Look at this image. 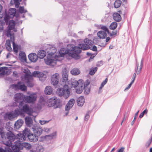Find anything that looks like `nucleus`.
Returning a JSON list of instances; mask_svg holds the SVG:
<instances>
[{
    "label": "nucleus",
    "mask_w": 152,
    "mask_h": 152,
    "mask_svg": "<svg viewBox=\"0 0 152 152\" xmlns=\"http://www.w3.org/2000/svg\"><path fill=\"white\" fill-rule=\"evenodd\" d=\"M85 44H80L78 47H74L72 45H68L67 47V49L69 51V55L71 58H73L76 59H78L80 57L79 54L81 52V49L87 50L90 48L89 45H93L94 42L88 38L84 40Z\"/></svg>",
    "instance_id": "1"
},
{
    "label": "nucleus",
    "mask_w": 152,
    "mask_h": 152,
    "mask_svg": "<svg viewBox=\"0 0 152 152\" xmlns=\"http://www.w3.org/2000/svg\"><path fill=\"white\" fill-rule=\"evenodd\" d=\"M69 51L68 49L66 50L65 48H61L58 53H56L55 56L50 55V53L48 54L47 58L44 59L45 63L48 65L54 66L56 63L57 61H61L64 58V55H67V57L69 56L71 57L69 55Z\"/></svg>",
    "instance_id": "2"
},
{
    "label": "nucleus",
    "mask_w": 152,
    "mask_h": 152,
    "mask_svg": "<svg viewBox=\"0 0 152 152\" xmlns=\"http://www.w3.org/2000/svg\"><path fill=\"white\" fill-rule=\"evenodd\" d=\"M63 82L65 83L63 88H58L57 90V94L60 96H63L64 98L67 99L70 95V91L69 87L67 85L68 83V71L66 68L64 69L62 72Z\"/></svg>",
    "instance_id": "3"
},
{
    "label": "nucleus",
    "mask_w": 152,
    "mask_h": 152,
    "mask_svg": "<svg viewBox=\"0 0 152 152\" xmlns=\"http://www.w3.org/2000/svg\"><path fill=\"white\" fill-rule=\"evenodd\" d=\"M32 129L34 133H28V137L30 141L36 142L38 140L39 136L42 133V129L39 126L37 125H34Z\"/></svg>",
    "instance_id": "4"
},
{
    "label": "nucleus",
    "mask_w": 152,
    "mask_h": 152,
    "mask_svg": "<svg viewBox=\"0 0 152 152\" xmlns=\"http://www.w3.org/2000/svg\"><path fill=\"white\" fill-rule=\"evenodd\" d=\"M30 131L29 129L28 128H25L23 132V134L21 133H19L17 134L16 136V141L15 142H16V144H21L22 143V142L26 140L25 136Z\"/></svg>",
    "instance_id": "5"
},
{
    "label": "nucleus",
    "mask_w": 152,
    "mask_h": 152,
    "mask_svg": "<svg viewBox=\"0 0 152 152\" xmlns=\"http://www.w3.org/2000/svg\"><path fill=\"white\" fill-rule=\"evenodd\" d=\"M5 137L6 139L9 141V142H6L4 143L7 146L11 145L12 142L16 140L15 136L11 131H9L6 133Z\"/></svg>",
    "instance_id": "6"
},
{
    "label": "nucleus",
    "mask_w": 152,
    "mask_h": 152,
    "mask_svg": "<svg viewBox=\"0 0 152 152\" xmlns=\"http://www.w3.org/2000/svg\"><path fill=\"white\" fill-rule=\"evenodd\" d=\"M21 78L22 81L27 83V86L30 87L33 86V84L32 83L33 79V77L28 74H25L22 76Z\"/></svg>",
    "instance_id": "7"
},
{
    "label": "nucleus",
    "mask_w": 152,
    "mask_h": 152,
    "mask_svg": "<svg viewBox=\"0 0 152 152\" xmlns=\"http://www.w3.org/2000/svg\"><path fill=\"white\" fill-rule=\"evenodd\" d=\"M101 28L102 31H100L97 33V35L98 37L100 39H104L107 36V33H108L109 30L107 27L105 26H101Z\"/></svg>",
    "instance_id": "8"
},
{
    "label": "nucleus",
    "mask_w": 152,
    "mask_h": 152,
    "mask_svg": "<svg viewBox=\"0 0 152 152\" xmlns=\"http://www.w3.org/2000/svg\"><path fill=\"white\" fill-rule=\"evenodd\" d=\"M57 98L56 97H53L47 101V104L48 106L52 107L54 106L55 108L59 107V105H57Z\"/></svg>",
    "instance_id": "9"
},
{
    "label": "nucleus",
    "mask_w": 152,
    "mask_h": 152,
    "mask_svg": "<svg viewBox=\"0 0 152 152\" xmlns=\"http://www.w3.org/2000/svg\"><path fill=\"white\" fill-rule=\"evenodd\" d=\"M24 97L25 96L21 93H17L15 95L14 99L15 101L18 102H20L19 105V107H21L23 105L24 102L22 100L24 99Z\"/></svg>",
    "instance_id": "10"
},
{
    "label": "nucleus",
    "mask_w": 152,
    "mask_h": 152,
    "mask_svg": "<svg viewBox=\"0 0 152 152\" xmlns=\"http://www.w3.org/2000/svg\"><path fill=\"white\" fill-rule=\"evenodd\" d=\"M16 9L15 8H11L9 11L8 15H6L4 18V20L7 22L10 18H12L15 14Z\"/></svg>",
    "instance_id": "11"
},
{
    "label": "nucleus",
    "mask_w": 152,
    "mask_h": 152,
    "mask_svg": "<svg viewBox=\"0 0 152 152\" xmlns=\"http://www.w3.org/2000/svg\"><path fill=\"white\" fill-rule=\"evenodd\" d=\"M60 78L59 74L56 73L53 74L51 78V83L52 85L54 86L57 85L59 82Z\"/></svg>",
    "instance_id": "12"
},
{
    "label": "nucleus",
    "mask_w": 152,
    "mask_h": 152,
    "mask_svg": "<svg viewBox=\"0 0 152 152\" xmlns=\"http://www.w3.org/2000/svg\"><path fill=\"white\" fill-rule=\"evenodd\" d=\"M33 76L35 77H38L42 81L45 80L46 78V76L42 72L38 71H34L32 74Z\"/></svg>",
    "instance_id": "13"
},
{
    "label": "nucleus",
    "mask_w": 152,
    "mask_h": 152,
    "mask_svg": "<svg viewBox=\"0 0 152 152\" xmlns=\"http://www.w3.org/2000/svg\"><path fill=\"white\" fill-rule=\"evenodd\" d=\"M11 87L15 89H20L23 91H25L27 89L26 86L20 82H18L17 84L12 85Z\"/></svg>",
    "instance_id": "14"
},
{
    "label": "nucleus",
    "mask_w": 152,
    "mask_h": 152,
    "mask_svg": "<svg viewBox=\"0 0 152 152\" xmlns=\"http://www.w3.org/2000/svg\"><path fill=\"white\" fill-rule=\"evenodd\" d=\"M37 99V96L35 94H32L29 96L24 97V100L28 103H32L36 101Z\"/></svg>",
    "instance_id": "15"
},
{
    "label": "nucleus",
    "mask_w": 152,
    "mask_h": 152,
    "mask_svg": "<svg viewBox=\"0 0 152 152\" xmlns=\"http://www.w3.org/2000/svg\"><path fill=\"white\" fill-rule=\"evenodd\" d=\"M12 143H13L12 142L11 145L9 146H7V150H10V149H11V148L14 152H18L19 151L18 148L20 147L21 145L20 144H18V145H17V144H16V142H14L15 144L12 145Z\"/></svg>",
    "instance_id": "16"
},
{
    "label": "nucleus",
    "mask_w": 152,
    "mask_h": 152,
    "mask_svg": "<svg viewBox=\"0 0 152 152\" xmlns=\"http://www.w3.org/2000/svg\"><path fill=\"white\" fill-rule=\"evenodd\" d=\"M23 112L26 113L29 115H31L33 113L32 109L27 104H26L23 106Z\"/></svg>",
    "instance_id": "17"
},
{
    "label": "nucleus",
    "mask_w": 152,
    "mask_h": 152,
    "mask_svg": "<svg viewBox=\"0 0 152 152\" xmlns=\"http://www.w3.org/2000/svg\"><path fill=\"white\" fill-rule=\"evenodd\" d=\"M11 41L12 43L13 49L14 52L17 53L18 50L20 49V47L16 45L14 42V36H11L10 37Z\"/></svg>",
    "instance_id": "18"
},
{
    "label": "nucleus",
    "mask_w": 152,
    "mask_h": 152,
    "mask_svg": "<svg viewBox=\"0 0 152 152\" xmlns=\"http://www.w3.org/2000/svg\"><path fill=\"white\" fill-rule=\"evenodd\" d=\"M75 102V100L73 99H71L66 104L65 107V110L69 111L71 109Z\"/></svg>",
    "instance_id": "19"
},
{
    "label": "nucleus",
    "mask_w": 152,
    "mask_h": 152,
    "mask_svg": "<svg viewBox=\"0 0 152 152\" xmlns=\"http://www.w3.org/2000/svg\"><path fill=\"white\" fill-rule=\"evenodd\" d=\"M80 82L79 80L78 81L75 79H72L70 83H68L69 87H71L75 88L77 87L78 85H79Z\"/></svg>",
    "instance_id": "20"
},
{
    "label": "nucleus",
    "mask_w": 152,
    "mask_h": 152,
    "mask_svg": "<svg viewBox=\"0 0 152 152\" xmlns=\"http://www.w3.org/2000/svg\"><path fill=\"white\" fill-rule=\"evenodd\" d=\"M84 93L86 94H89L90 92L91 86L89 82H87L84 85Z\"/></svg>",
    "instance_id": "21"
},
{
    "label": "nucleus",
    "mask_w": 152,
    "mask_h": 152,
    "mask_svg": "<svg viewBox=\"0 0 152 152\" xmlns=\"http://www.w3.org/2000/svg\"><path fill=\"white\" fill-rule=\"evenodd\" d=\"M80 84L78 85V87L76 89V91L77 93L80 94L83 91V81L82 80H79Z\"/></svg>",
    "instance_id": "22"
},
{
    "label": "nucleus",
    "mask_w": 152,
    "mask_h": 152,
    "mask_svg": "<svg viewBox=\"0 0 152 152\" xmlns=\"http://www.w3.org/2000/svg\"><path fill=\"white\" fill-rule=\"evenodd\" d=\"M29 59L31 61L35 62L38 59V56L37 54L34 53L30 54L28 55Z\"/></svg>",
    "instance_id": "23"
},
{
    "label": "nucleus",
    "mask_w": 152,
    "mask_h": 152,
    "mask_svg": "<svg viewBox=\"0 0 152 152\" xmlns=\"http://www.w3.org/2000/svg\"><path fill=\"white\" fill-rule=\"evenodd\" d=\"M143 65V59H142L141 61L140 64L139 65V64H137V67L135 69V72L137 74H139L141 72Z\"/></svg>",
    "instance_id": "24"
},
{
    "label": "nucleus",
    "mask_w": 152,
    "mask_h": 152,
    "mask_svg": "<svg viewBox=\"0 0 152 152\" xmlns=\"http://www.w3.org/2000/svg\"><path fill=\"white\" fill-rule=\"evenodd\" d=\"M85 102V99L83 96H81L79 97L77 100V105L79 106H82Z\"/></svg>",
    "instance_id": "25"
},
{
    "label": "nucleus",
    "mask_w": 152,
    "mask_h": 152,
    "mask_svg": "<svg viewBox=\"0 0 152 152\" xmlns=\"http://www.w3.org/2000/svg\"><path fill=\"white\" fill-rule=\"evenodd\" d=\"M23 123V121L21 119L18 120L15 123V128L16 129H19L22 125Z\"/></svg>",
    "instance_id": "26"
},
{
    "label": "nucleus",
    "mask_w": 152,
    "mask_h": 152,
    "mask_svg": "<svg viewBox=\"0 0 152 152\" xmlns=\"http://www.w3.org/2000/svg\"><path fill=\"white\" fill-rule=\"evenodd\" d=\"M25 122L26 125L31 126L32 124L33 121L31 118L29 116H26L25 118Z\"/></svg>",
    "instance_id": "27"
},
{
    "label": "nucleus",
    "mask_w": 152,
    "mask_h": 152,
    "mask_svg": "<svg viewBox=\"0 0 152 152\" xmlns=\"http://www.w3.org/2000/svg\"><path fill=\"white\" fill-rule=\"evenodd\" d=\"M7 67H2L0 68V76H2L7 74Z\"/></svg>",
    "instance_id": "28"
},
{
    "label": "nucleus",
    "mask_w": 152,
    "mask_h": 152,
    "mask_svg": "<svg viewBox=\"0 0 152 152\" xmlns=\"http://www.w3.org/2000/svg\"><path fill=\"white\" fill-rule=\"evenodd\" d=\"M53 91L52 88L50 86H46L45 89V92L46 95H50L52 94Z\"/></svg>",
    "instance_id": "29"
},
{
    "label": "nucleus",
    "mask_w": 152,
    "mask_h": 152,
    "mask_svg": "<svg viewBox=\"0 0 152 152\" xmlns=\"http://www.w3.org/2000/svg\"><path fill=\"white\" fill-rule=\"evenodd\" d=\"M50 50L47 51V52H48L49 53L48 54H49L50 53V55L52 56H55L56 55H54V53L56 52V48L54 47H49Z\"/></svg>",
    "instance_id": "30"
},
{
    "label": "nucleus",
    "mask_w": 152,
    "mask_h": 152,
    "mask_svg": "<svg viewBox=\"0 0 152 152\" xmlns=\"http://www.w3.org/2000/svg\"><path fill=\"white\" fill-rule=\"evenodd\" d=\"M113 18L116 21H119L121 19V15L117 13H115L113 14Z\"/></svg>",
    "instance_id": "31"
},
{
    "label": "nucleus",
    "mask_w": 152,
    "mask_h": 152,
    "mask_svg": "<svg viewBox=\"0 0 152 152\" xmlns=\"http://www.w3.org/2000/svg\"><path fill=\"white\" fill-rule=\"evenodd\" d=\"M38 55L41 59L43 58L46 55V53L44 50H40L39 51Z\"/></svg>",
    "instance_id": "32"
},
{
    "label": "nucleus",
    "mask_w": 152,
    "mask_h": 152,
    "mask_svg": "<svg viewBox=\"0 0 152 152\" xmlns=\"http://www.w3.org/2000/svg\"><path fill=\"white\" fill-rule=\"evenodd\" d=\"M80 71L77 68H74L72 69L71 71V74L73 75H76L80 73Z\"/></svg>",
    "instance_id": "33"
},
{
    "label": "nucleus",
    "mask_w": 152,
    "mask_h": 152,
    "mask_svg": "<svg viewBox=\"0 0 152 152\" xmlns=\"http://www.w3.org/2000/svg\"><path fill=\"white\" fill-rule=\"evenodd\" d=\"M6 47L7 49L9 51H11L12 50V48L11 47L10 42V40H7L6 41L5 44Z\"/></svg>",
    "instance_id": "34"
},
{
    "label": "nucleus",
    "mask_w": 152,
    "mask_h": 152,
    "mask_svg": "<svg viewBox=\"0 0 152 152\" xmlns=\"http://www.w3.org/2000/svg\"><path fill=\"white\" fill-rule=\"evenodd\" d=\"M57 135V132H54L46 136V138L50 139H52L55 138Z\"/></svg>",
    "instance_id": "35"
},
{
    "label": "nucleus",
    "mask_w": 152,
    "mask_h": 152,
    "mask_svg": "<svg viewBox=\"0 0 152 152\" xmlns=\"http://www.w3.org/2000/svg\"><path fill=\"white\" fill-rule=\"evenodd\" d=\"M15 21L13 20H11L9 21V27L10 30L14 29L15 26Z\"/></svg>",
    "instance_id": "36"
},
{
    "label": "nucleus",
    "mask_w": 152,
    "mask_h": 152,
    "mask_svg": "<svg viewBox=\"0 0 152 152\" xmlns=\"http://www.w3.org/2000/svg\"><path fill=\"white\" fill-rule=\"evenodd\" d=\"M21 145L23 146V147H25V148L28 149H30L31 148V145L28 143H22Z\"/></svg>",
    "instance_id": "37"
},
{
    "label": "nucleus",
    "mask_w": 152,
    "mask_h": 152,
    "mask_svg": "<svg viewBox=\"0 0 152 152\" xmlns=\"http://www.w3.org/2000/svg\"><path fill=\"white\" fill-rule=\"evenodd\" d=\"M22 0H11L10 2L11 4H13L12 2L13 1L15 7L16 8H18L19 7L20 4V2Z\"/></svg>",
    "instance_id": "38"
},
{
    "label": "nucleus",
    "mask_w": 152,
    "mask_h": 152,
    "mask_svg": "<svg viewBox=\"0 0 152 152\" xmlns=\"http://www.w3.org/2000/svg\"><path fill=\"white\" fill-rule=\"evenodd\" d=\"M121 1L120 0H116L114 3V7L115 8L119 7L121 5Z\"/></svg>",
    "instance_id": "39"
},
{
    "label": "nucleus",
    "mask_w": 152,
    "mask_h": 152,
    "mask_svg": "<svg viewBox=\"0 0 152 152\" xmlns=\"http://www.w3.org/2000/svg\"><path fill=\"white\" fill-rule=\"evenodd\" d=\"M21 58L24 61H26V56L25 53L23 52H21L19 54Z\"/></svg>",
    "instance_id": "40"
},
{
    "label": "nucleus",
    "mask_w": 152,
    "mask_h": 152,
    "mask_svg": "<svg viewBox=\"0 0 152 152\" xmlns=\"http://www.w3.org/2000/svg\"><path fill=\"white\" fill-rule=\"evenodd\" d=\"M117 23L116 22H114L112 23L110 26V28L111 29H114L117 27Z\"/></svg>",
    "instance_id": "41"
},
{
    "label": "nucleus",
    "mask_w": 152,
    "mask_h": 152,
    "mask_svg": "<svg viewBox=\"0 0 152 152\" xmlns=\"http://www.w3.org/2000/svg\"><path fill=\"white\" fill-rule=\"evenodd\" d=\"M97 68L96 67H95L91 68L89 72V74L91 75H93L97 70Z\"/></svg>",
    "instance_id": "42"
},
{
    "label": "nucleus",
    "mask_w": 152,
    "mask_h": 152,
    "mask_svg": "<svg viewBox=\"0 0 152 152\" xmlns=\"http://www.w3.org/2000/svg\"><path fill=\"white\" fill-rule=\"evenodd\" d=\"M39 104L42 106L44 105L46 101L43 98H41L39 101Z\"/></svg>",
    "instance_id": "43"
},
{
    "label": "nucleus",
    "mask_w": 152,
    "mask_h": 152,
    "mask_svg": "<svg viewBox=\"0 0 152 152\" xmlns=\"http://www.w3.org/2000/svg\"><path fill=\"white\" fill-rule=\"evenodd\" d=\"M19 11L21 13H24L27 12L26 10L23 7H19Z\"/></svg>",
    "instance_id": "44"
},
{
    "label": "nucleus",
    "mask_w": 152,
    "mask_h": 152,
    "mask_svg": "<svg viewBox=\"0 0 152 152\" xmlns=\"http://www.w3.org/2000/svg\"><path fill=\"white\" fill-rule=\"evenodd\" d=\"M16 117L13 113H10L8 115V118L9 119H11Z\"/></svg>",
    "instance_id": "45"
},
{
    "label": "nucleus",
    "mask_w": 152,
    "mask_h": 152,
    "mask_svg": "<svg viewBox=\"0 0 152 152\" xmlns=\"http://www.w3.org/2000/svg\"><path fill=\"white\" fill-rule=\"evenodd\" d=\"M107 82V78H106L101 83V86L99 88V89H101L105 85Z\"/></svg>",
    "instance_id": "46"
},
{
    "label": "nucleus",
    "mask_w": 152,
    "mask_h": 152,
    "mask_svg": "<svg viewBox=\"0 0 152 152\" xmlns=\"http://www.w3.org/2000/svg\"><path fill=\"white\" fill-rule=\"evenodd\" d=\"M13 113L15 114V116L16 117L19 114H20L21 113V112L19 109H17L15 110Z\"/></svg>",
    "instance_id": "47"
},
{
    "label": "nucleus",
    "mask_w": 152,
    "mask_h": 152,
    "mask_svg": "<svg viewBox=\"0 0 152 152\" xmlns=\"http://www.w3.org/2000/svg\"><path fill=\"white\" fill-rule=\"evenodd\" d=\"M152 141V136L151 137V138L149 139V140L145 144V146L146 148H148L149 147V145L151 144V142Z\"/></svg>",
    "instance_id": "48"
},
{
    "label": "nucleus",
    "mask_w": 152,
    "mask_h": 152,
    "mask_svg": "<svg viewBox=\"0 0 152 152\" xmlns=\"http://www.w3.org/2000/svg\"><path fill=\"white\" fill-rule=\"evenodd\" d=\"M50 121H45L44 120H40L39 121V122L41 125H44L45 124L48 123Z\"/></svg>",
    "instance_id": "49"
},
{
    "label": "nucleus",
    "mask_w": 152,
    "mask_h": 152,
    "mask_svg": "<svg viewBox=\"0 0 152 152\" xmlns=\"http://www.w3.org/2000/svg\"><path fill=\"white\" fill-rule=\"evenodd\" d=\"M4 23L1 20H0V31H2L3 29V26Z\"/></svg>",
    "instance_id": "50"
},
{
    "label": "nucleus",
    "mask_w": 152,
    "mask_h": 152,
    "mask_svg": "<svg viewBox=\"0 0 152 152\" xmlns=\"http://www.w3.org/2000/svg\"><path fill=\"white\" fill-rule=\"evenodd\" d=\"M50 128H48L47 127H44L43 129H42V131L43 130L44 132H45L47 133H49L50 132Z\"/></svg>",
    "instance_id": "51"
},
{
    "label": "nucleus",
    "mask_w": 152,
    "mask_h": 152,
    "mask_svg": "<svg viewBox=\"0 0 152 152\" xmlns=\"http://www.w3.org/2000/svg\"><path fill=\"white\" fill-rule=\"evenodd\" d=\"M147 110L146 109L145 110L142 112L139 116L140 118H142L145 113H146L147 112Z\"/></svg>",
    "instance_id": "52"
},
{
    "label": "nucleus",
    "mask_w": 152,
    "mask_h": 152,
    "mask_svg": "<svg viewBox=\"0 0 152 152\" xmlns=\"http://www.w3.org/2000/svg\"><path fill=\"white\" fill-rule=\"evenodd\" d=\"M91 48V49L92 50L94 51H96L97 50V48L95 46H94V45Z\"/></svg>",
    "instance_id": "53"
},
{
    "label": "nucleus",
    "mask_w": 152,
    "mask_h": 152,
    "mask_svg": "<svg viewBox=\"0 0 152 152\" xmlns=\"http://www.w3.org/2000/svg\"><path fill=\"white\" fill-rule=\"evenodd\" d=\"M117 34V31H113L112 32V33L110 34V36H112L113 35L115 36Z\"/></svg>",
    "instance_id": "54"
},
{
    "label": "nucleus",
    "mask_w": 152,
    "mask_h": 152,
    "mask_svg": "<svg viewBox=\"0 0 152 152\" xmlns=\"http://www.w3.org/2000/svg\"><path fill=\"white\" fill-rule=\"evenodd\" d=\"M89 117V115L88 114H86L85 116V120L87 121L88 120Z\"/></svg>",
    "instance_id": "55"
},
{
    "label": "nucleus",
    "mask_w": 152,
    "mask_h": 152,
    "mask_svg": "<svg viewBox=\"0 0 152 152\" xmlns=\"http://www.w3.org/2000/svg\"><path fill=\"white\" fill-rule=\"evenodd\" d=\"M124 147H121L120 149L119 150L118 152H123L124 150Z\"/></svg>",
    "instance_id": "56"
},
{
    "label": "nucleus",
    "mask_w": 152,
    "mask_h": 152,
    "mask_svg": "<svg viewBox=\"0 0 152 152\" xmlns=\"http://www.w3.org/2000/svg\"><path fill=\"white\" fill-rule=\"evenodd\" d=\"M139 112V110H138L135 114L134 118V119H135L136 118H137V116L138 114V113Z\"/></svg>",
    "instance_id": "57"
},
{
    "label": "nucleus",
    "mask_w": 152,
    "mask_h": 152,
    "mask_svg": "<svg viewBox=\"0 0 152 152\" xmlns=\"http://www.w3.org/2000/svg\"><path fill=\"white\" fill-rule=\"evenodd\" d=\"M0 152H5V151L4 149L0 148Z\"/></svg>",
    "instance_id": "58"
},
{
    "label": "nucleus",
    "mask_w": 152,
    "mask_h": 152,
    "mask_svg": "<svg viewBox=\"0 0 152 152\" xmlns=\"http://www.w3.org/2000/svg\"><path fill=\"white\" fill-rule=\"evenodd\" d=\"M110 39V38L109 37H107L106 40V42H107Z\"/></svg>",
    "instance_id": "59"
},
{
    "label": "nucleus",
    "mask_w": 152,
    "mask_h": 152,
    "mask_svg": "<svg viewBox=\"0 0 152 152\" xmlns=\"http://www.w3.org/2000/svg\"><path fill=\"white\" fill-rule=\"evenodd\" d=\"M11 54L10 53H8L7 55V58H9V57L10 56V55H11Z\"/></svg>",
    "instance_id": "60"
},
{
    "label": "nucleus",
    "mask_w": 152,
    "mask_h": 152,
    "mask_svg": "<svg viewBox=\"0 0 152 152\" xmlns=\"http://www.w3.org/2000/svg\"><path fill=\"white\" fill-rule=\"evenodd\" d=\"M132 77H133V80H134V79H135V77H136V74L135 73H134L133 74V75Z\"/></svg>",
    "instance_id": "61"
},
{
    "label": "nucleus",
    "mask_w": 152,
    "mask_h": 152,
    "mask_svg": "<svg viewBox=\"0 0 152 152\" xmlns=\"http://www.w3.org/2000/svg\"><path fill=\"white\" fill-rule=\"evenodd\" d=\"M133 83H132V82H131L129 85L128 86V88L129 87V88H130L132 85V84H133Z\"/></svg>",
    "instance_id": "62"
},
{
    "label": "nucleus",
    "mask_w": 152,
    "mask_h": 152,
    "mask_svg": "<svg viewBox=\"0 0 152 152\" xmlns=\"http://www.w3.org/2000/svg\"><path fill=\"white\" fill-rule=\"evenodd\" d=\"M135 119H134L132 121V122L131 123V124L132 125H133V124H134V121H135Z\"/></svg>",
    "instance_id": "63"
},
{
    "label": "nucleus",
    "mask_w": 152,
    "mask_h": 152,
    "mask_svg": "<svg viewBox=\"0 0 152 152\" xmlns=\"http://www.w3.org/2000/svg\"><path fill=\"white\" fill-rule=\"evenodd\" d=\"M130 88L129 87L128 88V86L124 90L125 91H126L128 89H129Z\"/></svg>",
    "instance_id": "64"
}]
</instances>
